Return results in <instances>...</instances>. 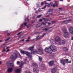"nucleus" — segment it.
<instances>
[{"label": "nucleus", "mask_w": 73, "mask_h": 73, "mask_svg": "<svg viewBox=\"0 0 73 73\" xmlns=\"http://www.w3.org/2000/svg\"><path fill=\"white\" fill-rule=\"evenodd\" d=\"M57 67H55L53 68H52L51 70V72L52 73H55V72L57 71Z\"/></svg>", "instance_id": "nucleus-11"}, {"label": "nucleus", "mask_w": 73, "mask_h": 73, "mask_svg": "<svg viewBox=\"0 0 73 73\" xmlns=\"http://www.w3.org/2000/svg\"><path fill=\"white\" fill-rule=\"evenodd\" d=\"M12 68H9L7 70V72L8 73H11L12 72Z\"/></svg>", "instance_id": "nucleus-20"}, {"label": "nucleus", "mask_w": 73, "mask_h": 73, "mask_svg": "<svg viewBox=\"0 0 73 73\" xmlns=\"http://www.w3.org/2000/svg\"><path fill=\"white\" fill-rule=\"evenodd\" d=\"M62 31H63V32L64 33L63 35L64 37L66 38L69 37V33H68L67 31V30H66V29H62Z\"/></svg>", "instance_id": "nucleus-1"}, {"label": "nucleus", "mask_w": 73, "mask_h": 73, "mask_svg": "<svg viewBox=\"0 0 73 73\" xmlns=\"http://www.w3.org/2000/svg\"><path fill=\"white\" fill-rule=\"evenodd\" d=\"M36 53H39V54L40 55L42 54H44L42 50L40 49H38L37 50H36Z\"/></svg>", "instance_id": "nucleus-8"}, {"label": "nucleus", "mask_w": 73, "mask_h": 73, "mask_svg": "<svg viewBox=\"0 0 73 73\" xmlns=\"http://www.w3.org/2000/svg\"><path fill=\"white\" fill-rule=\"evenodd\" d=\"M59 10H62V8H59Z\"/></svg>", "instance_id": "nucleus-44"}, {"label": "nucleus", "mask_w": 73, "mask_h": 73, "mask_svg": "<svg viewBox=\"0 0 73 73\" xmlns=\"http://www.w3.org/2000/svg\"><path fill=\"white\" fill-rule=\"evenodd\" d=\"M12 61H9L7 63V65H8V66L10 65V66L12 68H14L15 66H14L13 64H12Z\"/></svg>", "instance_id": "nucleus-7"}, {"label": "nucleus", "mask_w": 73, "mask_h": 73, "mask_svg": "<svg viewBox=\"0 0 73 73\" xmlns=\"http://www.w3.org/2000/svg\"><path fill=\"white\" fill-rule=\"evenodd\" d=\"M2 62H1V61H0V64H1Z\"/></svg>", "instance_id": "nucleus-61"}, {"label": "nucleus", "mask_w": 73, "mask_h": 73, "mask_svg": "<svg viewBox=\"0 0 73 73\" xmlns=\"http://www.w3.org/2000/svg\"><path fill=\"white\" fill-rule=\"evenodd\" d=\"M37 25H37L36 26V27H37V28H38V27H37Z\"/></svg>", "instance_id": "nucleus-62"}, {"label": "nucleus", "mask_w": 73, "mask_h": 73, "mask_svg": "<svg viewBox=\"0 0 73 73\" xmlns=\"http://www.w3.org/2000/svg\"><path fill=\"white\" fill-rule=\"evenodd\" d=\"M42 25H46V24H45V23H42Z\"/></svg>", "instance_id": "nucleus-38"}, {"label": "nucleus", "mask_w": 73, "mask_h": 73, "mask_svg": "<svg viewBox=\"0 0 73 73\" xmlns=\"http://www.w3.org/2000/svg\"><path fill=\"white\" fill-rule=\"evenodd\" d=\"M65 42H66L65 40H62L59 42V44L60 45H63L65 44Z\"/></svg>", "instance_id": "nucleus-12"}, {"label": "nucleus", "mask_w": 73, "mask_h": 73, "mask_svg": "<svg viewBox=\"0 0 73 73\" xmlns=\"http://www.w3.org/2000/svg\"><path fill=\"white\" fill-rule=\"evenodd\" d=\"M5 51V49H4L2 50V52H4Z\"/></svg>", "instance_id": "nucleus-45"}, {"label": "nucleus", "mask_w": 73, "mask_h": 73, "mask_svg": "<svg viewBox=\"0 0 73 73\" xmlns=\"http://www.w3.org/2000/svg\"><path fill=\"white\" fill-rule=\"evenodd\" d=\"M49 14L50 15H51V16H53V14L51 13Z\"/></svg>", "instance_id": "nucleus-50"}, {"label": "nucleus", "mask_w": 73, "mask_h": 73, "mask_svg": "<svg viewBox=\"0 0 73 73\" xmlns=\"http://www.w3.org/2000/svg\"><path fill=\"white\" fill-rule=\"evenodd\" d=\"M22 41H24V39H23L22 40Z\"/></svg>", "instance_id": "nucleus-54"}, {"label": "nucleus", "mask_w": 73, "mask_h": 73, "mask_svg": "<svg viewBox=\"0 0 73 73\" xmlns=\"http://www.w3.org/2000/svg\"><path fill=\"white\" fill-rule=\"evenodd\" d=\"M33 67H35V68H37L38 67L37 64L35 63H34L33 64Z\"/></svg>", "instance_id": "nucleus-22"}, {"label": "nucleus", "mask_w": 73, "mask_h": 73, "mask_svg": "<svg viewBox=\"0 0 73 73\" xmlns=\"http://www.w3.org/2000/svg\"><path fill=\"white\" fill-rule=\"evenodd\" d=\"M29 21V19H28V18H26L25 19V21Z\"/></svg>", "instance_id": "nucleus-30"}, {"label": "nucleus", "mask_w": 73, "mask_h": 73, "mask_svg": "<svg viewBox=\"0 0 73 73\" xmlns=\"http://www.w3.org/2000/svg\"><path fill=\"white\" fill-rule=\"evenodd\" d=\"M38 12H40L41 11V10L40 9H39L38 10Z\"/></svg>", "instance_id": "nucleus-36"}, {"label": "nucleus", "mask_w": 73, "mask_h": 73, "mask_svg": "<svg viewBox=\"0 0 73 73\" xmlns=\"http://www.w3.org/2000/svg\"><path fill=\"white\" fill-rule=\"evenodd\" d=\"M48 25H50L51 24V23H48Z\"/></svg>", "instance_id": "nucleus-52"}, {"label": "nucleus", "mask_w": 73, "mask_h": 73, "mask_svg": "<svg viewBox=\"0 0 73 73\" xmlns=\"http://www.w3.org/2000/svg\"><path fill=\"white\" fill-rule=\"evenodd\" d=\"M63 50L64 51L66 52V51H67V50H69V49L66 47H64L63 48Z\"/></svg>", "instance_id": "nucleus-19"}, {"label": "nucleus", "mask_w": 73, "mask_h": 73, "mask_svg": "<svg viewBox=\"0 0 73 73\" xmlns=\"http://www.w3.org/2000/svg\"><path fill=\"white\" fill-rule=\"evenodd\" d=\"M27 23H24V25L25 26H26V25H27Z\"/></svg>", "instance_id": "nucleus-42"}, {"label": "nucleus", "mask_w": 73, "mask_h": 73, "mask_svg": "<svg viewBox=\"0 0 73 73\" xmlns=\"http://www.w3.org/2000/svg\"><path fill=\"white\" fill-rule=\"evenodd\" d=\"M52 11L53 9H50L48 11V12H52Z\"/></svg>", "instance_id": "nucleus-27"}, {"label": "nucleus", "mask_w": 73, "mask_h": 73, "mask_svg": "<svg viewBox=\"0 0 73 73\" xmlns=\"http://www.w3.org/2000/svg\"><path fill=\"white\" fill-rule=\"evenodd\" d=\"M41 5H44V3L43 2H42L41 3Z\"/></svg>", "instance_id": "nucleus-43"}, {"label": "nucleus", "mask_w": 73, "mask_h": 73, "mask_svg": "<svg viewBox=\"0 0 73 73\" xmlns=\"http://www.w3.org/2000/svg\"><path fill=\"white\" fill-rule=\"evenodd\" d=\"M26 55L28 56V57H29V58H31L32 57V55L30 54V52L26 51L25 52V54Z\"/></svg>", "instance_id": "nucleus-10"}, {"label": "nucleus", "mask_w": 73, "mask_h": 73, "mask_svg": "<svg viewBox=\"0 0 73 73\" xmlns=\"http://www.w3.org/2000/svg\"><path fill=\"white\" fill-rule=\"evenodd\" d=\"M44 30L45 31H46V32H48V29L45 28L44 29Z\"/></svg>", "instance_id": "nucleus-33"}, {"label": "nucleus", "mask_w": 73, "mask_h": 73, "mask_svg": "<svg viewBox=\"0 0 73 73\" xmlns=\"http://www.w3.org/2000/svg\"><path fill=\"white\" fill-rule=\"evenodd\" d=\"M26 41H27V42H29V39H27L26 40Z\"/></svg>", "instance_id": "nucleus-41"}, {"label": "nucleus", "mask_w": 73, "mask_h": 73, "mask_svg": "<svg viewBox=\"0 0 73 73\" xmlns=\"http://www.w3.org/2000/svg\"><path fill=\"white\" fill-rule=\"evenodd\" d=\"M49 16H50L48 15H47L46 17H49Z\"/></svg>", "instance_id": "nucleus-57"}, {"label": "nucleus", "mask_w": 73, "mask_h": 73, "mask_svg": "<svg viewBox=\"0 0 73 73\" xmlns=\"http://www.w3.org/2000/svg\"><path fill=\"white\" fill-rule=\"evenodd\" d=\"M28 40H30V39H31V38H30V37H28Z\"/></svg>", "instance_id": "nucleus-55"}, {"label": "nucleus", "mask_w": 73, "mask_h": 73, "mask_svg": "<svg viewBox=\"0 0 73 73\" xmlns=\"http://www.w3.org/2000/svg\"><path fill=\"white\" fill-rule=\"evenodd\" d=\"M11 35V33H8L7 34V36H9Z\"/></svg>", "instance_id": "nucleus-47"}, {"label": "nucleus", "mask_w": 73, "mask_h": 73, "mask_svg": "<svg viewBox=\"0 0 73 73\" xmlns=\"http://www.w3.org/2000/svg\"><path fill=\"white\" fill-rule=\"evenodd\" d=\"M46 8V6H44V7L42 8V9H45V8Z\"/></svg>", "instance_id": "nucleus-37"}, {"label": "nucleus", "mask_w": 73, "mask_h": 73, "mask_svg": "<svg viewBox=\"0 0 73 73\" xmlns=\"http://www.w3.org/2000/svg\"><path fill=\"white\" fill-rule=\"evenodd\" d=\"M32 23H33H33H34V22H33V21H32Z\"/></svg>", "instance_id": "nucleus-63"}, {"label": "nucleus", "mask_w": 73, "mask_h": 73, "mask_svg": "<svg viewBox=\"0 0 73 73\" xmlns=\"http://www.w3.org/2000/svg\"><path fill=\"white\" fill-rule=\"evenodd\" d=\"M48 19L46 18H43V20H44V21H50V20H52V19L51 18L49 19Z\"/></svg>", "instance_id": "nucleus-18"}, {"label": "nucleus", "mask_w": 73, "mask_h": 73, "mask_svg": "<svg viewBox=\"0 0 73 73\" xmlns=\"http://www.w3.org/2000/svg\"><path fill=\"white\" fill-rule=\"evenodd\" d=\"M45 35H46V34H45V33H43V35H42L41 36V37H42H42H43L44 36H45Z\"/></svg>", "instance_id": "nucleus-31"}, {"label": "nucleus", "mask_w": 73, "mask_h": 73, "mask_svg": "<svg viewBox=\"0 0 73 73\" xmlns=\"http://www.w3.org/2000/svg\"><path fill=\"white\" fill-rule=\"evenodd\" d=\"M69 21H70V20H65L62 23L61 25H62V24H66L69 23Z\"/></svg>", "instance_id": "nucleus-13"}, {"label": "nucleus", "mask_w": 73, "mask_h": 73, "mask_svg": "<svg viewBox=\"0 0 73 73\" xmlns=\"http://www.w3.org/2000/svg\"><path fill=\"white\" fill-rule=\"evenodd\" d=\"M17 55L16 53H13L12 55H11V57L10 58L11 59V60H15L17 58Z\"/></svg>", "instance_id": "nucleus-5"}, {"label": "nucleus", "mask_w": 73, "mask_h": 73, "mask_svg": "<svg viewBox=\"0 0 73 73\" xmlns=\"http://www.w3.org/2000/svg\"><path fill=\"white\" fill-rule=\"evenodd\" d=\"M34 48V47L31 46L29 48V50H31V54H35L36 53V50H35L33 49Z\"/></svg>", "instance_id": "nucleus-3"}, {"label": "nucleus", "mask_w": 73, "mask_h": 73, "mask_svg": "<svg viewBox=\"0 0 73 73\" xmlns=\"http://www.w3.org/2000/svg\"><path fill=\"white\" fill-rule=\"evenodd\" d=\"M27 28H29V26H27Z\"/></svg>", "instance_id": "nucleus-64"}, {"label": "nucleus", "mask_w": 73, "mask_h": 73, "mask_svg": "<svg viewBox=\"0 0 73 73\" xmlns=\"http://www.w3.org/2000/svg\"><path fill=\"white\" fill-rule=\"evenodd\" d=\"M48 64L49 66H53V65H54V61L52 60L51 61L49 62H48Z\"/></svg>", "instance_id": "nucleus-14"}, {"label": "nucleus", "mask_w": 73, "mask_h": 73, "mask_svg": "<svg viewBox=\"0 0 73 73\" xmlns=\"http://www.w3.org/2000/svg\"><path fill=\"white\" fill-rule=\"evenodd\" d=\"M20 51H21V53L22 54H25V52L26 51H24V50H21Z\"/></svg>", "instance_id": "nucleus-23"}, {"label": "nucleus", "mask_w": 73, "mask_h": 73, "mask_svg": "<svg viewBox=\"0 0 73 73\" xmlns=\"http://www.w3.org/2000/svg\"><path fill=\"white\" fill-rule=\"evenodd\" d=\"M57 2L55 1V4L52 5V6L53 7H57Z\"/></svg>", "instance_id": "nucleus-24"}, {"label": "nucleus", "mask_w": 73, "mask_h": 73, "mask_svg": "<svg viewBox=\"0 0 73 73\" xmlns=\"http://www.w3.org/2000/svg\"><path fill=\"white\" fill-rule=\"evenodd\" d=\"M10 37H9L7 38L6 39H5V41H8V40H10Z\"/></svg>", "instance_id": "nucleus-28"}, {"label": "nucleus", "mask_w": 73, "mask_h": 73, "mask_svg": "<svg viewBox=\"0 0 73 73\" xmlns=\"http://www.w3.org/2000/svg\"><path fill=\"white\" fill-rule=\"evenodd\" d=\"M9 48V47H7L6 49H8Z\"/></svg>", "instance_id": "nucleus-56"}, {"label": "nucleus", "mask_w": 73, "mask_h": 73, "mask_svg": "<svg viewBox=\"0 0 73 73\" xmlns=\"http://www.w3.org/2000/svg\"><path fill=\"white\" fill-rule=\"evenodd\" d=\"M44 3H45V4H49V3H46V1H44Z\"/></svg>", "instance_id": "nucleus-39"}, {"label": "nucleus", "mask_w": 73, "mask_h": 73, "mask_svg": "<svg viewBox=\"0 0 73 73\" xmlns=\"http://www.w3.org/2000/svg\"><path fill=\"white\" fill-rule=\"evenodd\" d=\"M42 38V37L41 36L40 37L38 36L35 39L36 40H39V39H40V38Z\"/></svg>", "instance_id": "nucleus-25"}, {"label": "nucleus", "mask_w": 73, "mask_h": 73, "mask_svg": "<svg viewBox=\"0 0 73 73\" xmlns=\"http://www.w3.org/2000/svg\"><path fill=\"white\" fill-rule=\"evenodd\" d=\"M38 57H39V60H40V61H42V57H40V56H38Z\"/></svg>", "instance_id": "nucleus-26"}, {"label": "nucleus", "mask_w": 73, "mask_h": 73, "mask_svg": "<svg viewBox=\"0 0 73 73\" xmlns=\"http://www.w3.org/2000/svg\"><path fill=\"white\" fill-rule=\"evenodd\" d=\"M20 63V62L19 61H17V64H19Z\"/></svg>", "instance_id": "nucleus-40"}, {"label": "nucleus", "mask_w": 73, "mask_h": 73, "mask_svg": "<svg viewBox=\"0 0 73 73\" xmlns=\"http://www.w3.org/2000/svg\"><path fill=\"white\" fill-rule=\"evenodd\" d=\"M23 64H23V62H21V64L20 65V66H19L20 68H21L20 69H17L16 70H15V72L16 73H20V72H21V69L23 66Z\"/></svg>", "instance_id": "nucleus-4"}, {"label": "nucleus", "mask_w": 73, "mask_h": 73, "mask_svg": "<svg viewBox=\"0 0 73 73\" xmlns=\"http://www.w3.org/2000/svg\"><path fill=\"white\" fill-rule=\"evenodd\" d=\"M35 13H37V14H38V11H36Z\"/></svg>", "instance_id": "nucleus-49"}, {"label": "nucleus", "mask_w": 73, "mask_h": 73, "mask_svg": "<svg viewBox=\"0 0 73 73\" xmlns=\"http://www.w3.org/2000/svg\"><path fill=\"white\" fill-rule=\"evenodd\" d=\"M49 48H45L44 50L45 52L47 53H52V51L51 50H49Z\"/></svg>", "instance_id": "nucleus-9"}, {"label": "nucleus", "mask_w": 73, "mask_h": 73, "mask_svg": "<svg viewBox=\"0 0 73 73\" xmlns=\"http://www.w3.org/2000/svg\"><path fill=\"white\" fill-rule=\"evenodd\" d=\"M48 1H50V0H47Z\"/></svg>", "instance_id": "nucleus-60"}, {"label": "nucleus", "mask_w": 73, "mask_h": 73, "mask_svg": "<svg viewBox=\"0 0 73 73\" xmlns=\"http://www.w3.org/2000/svg\"><path fill=\"white\" fill-rule=\"evenodd\" d=\"M69 60L68 59H62L60 61V62L61 64H62L63 65H65V62L66 63H71V61L68 62Z\"/></svg>", "instance_id": "nucleus-2"}, {"label": "nucleus", "mask_w": 73, "mask_h": 73, "mask_svg": "<svg viewBox=\"0 0 73 73\" xmlns=\"http://www.w3.org/2000/svg\"><path fill=\"white\" fill-rule=\"evenodd\" d=\"M33 72H35L36 73H38L39 72V70L36 68H34L33 69Z\"/></svg>", "instance_id": "nucleus-16"}, {"label": "nucleus", "mask_w": 73, "mask_h": 73, "mask_svg": "<svg viewBox=\"0 0 73 73\" xmlns=\"http://www.w3.org/2000/svg\"><path fill=\"white\" fill-rule=\"evenodd\" d=\"M2 41L1 40H0V42H2Z\"/></svg>", "instance_id": "nucleus-58"}, {"label": "nucleus", "mask_w": 73, "mask_h": 73, "mask_svg": "<svg viewBox=\"0 0 73 73\" xmlns=\"http://www.w3.org/2000/svg\"><path fill=\"white\" fill-rule=\"evenodd\" d=\"M42 16V15H38L37 16V18H40V17H41Z\"/></svg>", "instance_id": "nucleus-29"}, {"label": "nucleus", "mask_w": 73, "mask_h": 73, "mask_svg": "<svg viewBox=\"0 0 73 73\" xmlns=\"http://www.w3.org/2000/svg\"><path fill=\"white\" fill-rule=\"evenodd\" d=\"M50 41L52 44H54V40L52 39H50Z\"/></svg>", "instance_id": "nucleus-21"}, {"label": "nucleus", "mask_w": 73, "mask_h": 73, "mask_svg": "<svg viewBox=\"0 0 73 73\" xmlns=\"http://www.w3.org/2000/svg\"><path fill=\"white\" fill-rule=\"evenodd\" d=\"M21 33H23V32H21L17 34V35H20Z\"/></svg>", "instance_id": "nucleus-35"}, {"label": "nucleus", "mask_w": 73, "mask_h": 73, "mask_svg": "<svg viewBox=\"0 0 73 73\" xmlns=\"http://www.w3.org/2000/svg\"><path fill=\"white\" fill-rule=\"evenodd\" d=\"M9 31H6V32L5 31L4 32H8Z\"/></svg>", "instance_id": "nucleus-59"}, {"label": "nucleus", "mask_w": 73, "mask_h": 73, "mask_svg": "<svg viewBox=\"0 0 73 73\" xmlns=\"http://www.w3.org/2000/svg\"><path fill=\"white\" fill-rule=\"evenodd\" d=\"M48 7H50V4L48 5V6H47Z\"/></svg>", "instance_id": "nucleus-51"}, {"label": "nucleus", "mask_w": 73, "mask_h": 73, "mask_svg": "<svg viewBox=\"0 0 73 73\" xmlns=\"http://www.w3.org/2000/svg\"><path fill=\"white\" fill-rule=\"evenodd\" d=\"M55 40L56 41H59L60 40V38L59 36H57L55 38Z\"/></svg>", "instance_id": "nucleus-17"}, {"label": "nucleus", "mask_w": 73, "mask_h": 73, "mask_svg": "<svg viewBox=\"0 0 73 73\" xmlns=\"http://www.w3.org/2000/svg\"><path fill=\"white\" fill-rule=\"evenodd\" d=\"M36 7H39L40 6L39 5V4H37L36 5Z\"/></svg>", "instance_id": "nucleus-46"}, {"label": "nucleus", "mask_w": 73, "mask_h": 73, "mask_svg": "<svg viewBox=\"0 0 73 73\" xmlns=\"http://www.w3.org/2000/svg\"><path fill=\"white\" fill-rule=\"evenodd\" d=\"M9 51V49H8V50H7V52H8V51Z\"/></svg>", "instance_id": "nucleus-53"}, {"label": "nucleus", "mask_w": 73, "mask_h": 73, "mask_svg": "<svg viewBox=\"0 0 73 73\" xmlns=\"http://www.w3.org/2000/svg\"><path fill=\"white\" fill-rule=\"evenodd\" d=\"M49 48L51 49V50H54L56 51V47L54 45H52L49 47Z\"/></svg>", "instance_id": "nucleus-6"}, {"label": "nucleus", "mask_w": 73, "mask_h": 73, "mask_svg": "<svg viewBox=\"0 0 73 73\" xmlns=\"http://www.w3.org/2000/svg\"><path fill=\"white\" fill-rule=\"evenodd\" d=\"M26 73H31V72H30L29 71H27L25 72Z\"/></svg>", "instance_id": "nucleus-34"}, {"label": "nucleus", "mask_w": 73, "mask_h": 73, "mask_svg": "<svg viewBox=\"0 0 73 73\" xmlns=\"http://www.w3.org/2000/svg\"><path fill=\"white\" fill-rule=\"evenodd\" d=\"M51 23L52 24H53L56 23V21H52Z\"/></svg>", "instance_id": "nucleus-32"}, {"label": "nucleus", "mask_w": 73, "mask_h": 73, "mask_svg": "<svg viewBox=\"0 0 73 73\" xmlns=\"http://www.w3.org/2000/svg\"><path fill=\"white\" fill-rule=\"evenodd\" d=\"M42 20L41 19H39V21H40V22H41V21H42Z\"/></svg>", "instance_id": "nucleus-48"}, {"label": "nucleus", "mask_w": 73, "mask_h": 73, "mask_svg": "<svg viewBox=\"0 0 73 73\" xmlns=\"http://www.w3.org/2000/svg\"><path fill=\"white\" fill-rule=\"evenodd\" d=\"M69 31L70 33L73 34V28L72 27H70L69 29Z\"/></svg>", "instance_id": "nucleus-15"}]
</instances>
